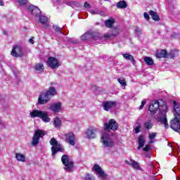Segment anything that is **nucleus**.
Returning a JSON list of instances; mask_svg holds the SVG:
<instances>
[{"label":"nucleus","instance_id":"1","mask_svg":"<svg viewBox=\"0 0 180 180\" xmlns=\"http://www.w3.org/2000/svg\"><path fill=\"white\" fill-rule=\"evenodd\" d=\"M159 109V113L155 116V118L158 122H160L161 124H165L166 129H168V120H167V110L168 106L162 99L152 101L149 105V111L151 115H155Z\"/></svg>","mask_w":180,"mask_h":180},{"label":"nucleus","instance_id":"2","mask_svg":"<svg viewBox=\"0 0 180 180\" xmlns=\"http://www.w3.org/2000/svg\"><path fill=\"white\" fill-rule=\"evenodd\" d=\"M58 94L57 89L51 86L48 90L41 93L38 98V103L39 105H46V103H49V102H50V100L53 96H56Z\"/></svg>","mask_w":180,"mask_h":180},{"label":"nucleus","instance_id":"3","mask_svg":"<svg viewBox=\"0 0 180 180\" xmlns=\"http://www.w3.org/2000/svg\"><path fill=\"white\" fill-rule=\"evenodd\" d=\"M30 116L32 117V119L39 117V119H41L45 123H49L51 120L50 117H49V112L46 111L34 110L30 113Z\"/></svg>","mask_w":180,"mask_h":180},{"label":"nucleus","instance_id":"4","mask_svg":"<svg viewBox=\"0 0 180 180\" xmlns=\"http://www.w3.org/2000/svg\"><path fill=\"white\" fill-rule=\"evenodd\" d=\"M101 142L102 143L104 148H112L115 146V141L112 139L110 135L104 132L101 138Z\"/></svg>","mask_w":180,"mask_h":180},{"label":"nucleus","instance_id":"5","mask_svg":"<svg viewBox=\"0 0 180 180\" xmlns=\"http://www.w3.org/2000/svg\"><path fill=\"white\" fill-rule=\"evenodd\" d=\"M46 133L44 132V131L41 129L36 130L32 136V141L31 143L32 146H33V147H36V146H38L39 142L40 141V139L44 137Z\"/></svg>","mask_w":180,"mask_h":180},{"label":"nucleus","instance_id":"6","mask_svg":"<svg viewBox=\"0 0 180 180\" xmlns=\"http://www.w3.org/2000/svg\"><path fill=\"white\" fill-rule=\"evenodd\" d=\"M62 163L64 165L65 171L70 172L74 168V162L70 160V157L67 155H63L61 158Z\"/></svg>","mask_w":180,"mask_h":180},{"label":"nucleus","instance_id":"7","mask_svg":"<svg viewBox=\"0 0 180 180\" xmlns=\"http://www.w3.org/2000/svg\"><path fill=\"white\" fill-rule=\"evenodd\" d=\"M119 125L114 119H110L108 122H105L104 124V130L107 132L110 131V130H112V131H116Z\"/></svg>","mask_w":180,"mask_h":180},{"label":"nucleus","instance_id":"8","mask_svg":"<svg viewBox=\"0 0 180 180\" xmlns=\"http://www.w3.org/2000/svg\"><path fill=\"white\" fill-rule=\"evenodd\" d=\"M99 39V33L94 31H87L83 35L81 36L82 40H98Z\"/></svg>","mask_w":180,"mask_h":180},{"label":"nucleus","instance_id":"9","mask_svg":"<svg viewBox=\"0 0 180 180\" xmlns=\"http://www.w3.org/2000/svg\"><path fill=\"white\" fill-rule=\"evenodd\" d=\"M48 67H50L51 70H56L60 67V63H58V59L54 57H49L46 62Z\"/></svg>","mask_w":180,"mask_h":180},{"label":"nucleus","instance_id":"10","mask_svg":"<svg viewBox=\"0 0 180 180\" xmlns=\"http://www.w3.org/2000/svg\"><path fill=\"white\" fill-rule=\"evenodd\" d=\"M170 127L174 131H177V133H180V119L178 117L174 118L170 122Z\"/></svg>","mask_w":180,"mask_h":180},{"label":"nucleus","instance_id":"11","mask_svg":"<svg viewBox=\"0 0 180 180\" xmlns=\"http://www.w3.org/2000/svg\"><path fill=\"white\" fill-rule=\"evenodd\" d=\"M65 137V141L70 146H75V135L72 131H70L64 134Z\"/></svg>","mask_w":180,"mask_h":180},{"label":"nucleus","instance_id":"12","mask_svg":"<svg viewBox=\"0 0 180 180\" xmlns=\"http://www.w3.org/2000/svg\"><path fill=\"white\" fill-rule=\"evenodd\" d=\"M11 56L15 58L23 57V50H22V47L14 46L11 51Z\"/></svg>","mask_w":180,"mask_h":180},{"label":"nucleus","instance_id":"13","mask_svg":"<svg viewBox=\"0 0 180 180\" xmlns=\"http://www.w3.org/2000/svg\"><path fill=\"white\" fill-rule=\"evenodd\" d=\"M103 108L106 112L116 108V101H105L103 103Z\"/></svg>","mask_w":180,"mask_h":180},{"label":"nucleus","instance_id":"14","mask_svg":"<svg viewBox=\"0 0 180 180\" xmlns=\"http://www.w3.org/2000/svg\"><path fill=\"white\" fill-rule=\"evenodd\" d=\"M28 11L31 12L32 15L34 16H36V18L40 17V15H41V11L37 6H35L34 5H31L28 7Z\"/></svg>","mask_w":180,"mask_h":180},{"label":"nucleus","instance_id":"15","mask_svg":"<svg viewBox=\"0 0 180 180\" xmlns=\"http://www.w3.org/2000/svg\"><path fill=\"white\" fill-rule=\"evenodd\" d=\"M51 150L52 152V157L54 158V157H56V154L58 153H64V146L59 143V145L56 146H52Z\"/></svg>","mask_w":180,"mask_h":180},{"label":"nucleus","instance_id":"16","mask_svg":"<svg viewBox=\"0 0 180 180\" xmlns=\"http://www.w3.org/2000/svg\"><path fill=\"white\" fill-rule=\"evenodd\" d=\"M98 129L90 127L86 131V136L87 139H95L96 137V131Z\"/></svg>","mask_w":180,"mask_h":180},{"label":"nucleus","instance_id":"17","mask_svg":"<svg viewBox=\"0 0 180 180\" xmlns=\"http://www.w3.org/2000/svg\"><path fill=\"white\" fill-rule=\"evenodd\" d=\"M49 110L58 113L61 110V103H54L49 106Z\"/></svg>","mask_w":180,"mask_h":180},{"label":"nucleus","instance_id":"18","mask_svg":"<svg viewBox=\"0 0 180 180\" xmlns=\"http://www.w3.org/2000/svg\"><path fill=\"white\" fill-rule=\"evenodd\" d=\"M93 169L94 171H96L97 174H98L101 178H106V174H105V172H103L102 168L99 167V165L95 164L93 167Z\"/></svg>","mask_w":180,"mask_h":180},{"label":"nucleus","instance_id":"19","mask_svg":"<svg viewBox=\"0 0 180 180\" xmlns=\"http://www.w3.org/2000/svg\"><path fill=\"white\" fill-rule=\"evenodd\" d=\"M157 58H167L168 57V53H167V51L162 49L159 50L156 53Z\"/></svg>","mask_w":180,"mask_h":180},{"label":"nucleus","instance_id":"20","mask_svg":"<svg viewBox=\"0 0 180 180\" xmlns=\"http://www.w3.org/2000/svg\"><path fill=\"white\" fill-rule=\"evenodd\" d=\"M125 163L127 164V165H131V167H133L134 169H140V165H139V162H137L136 160H126Z\"/></svg>","mask_w":180,"mask_h":180},{"label":"nucleus","instance_id":"21","mask_svg":"<svg viewBox=\"0 0 180 180\" xmlns=\"http://www.w3.org/2000/svg\"><path fill=\"white\" fill-rule=\"evenodd\" d=\"M139 146L137 147V150H140L144 147V144H146V141L144 140V136L143 135H140L138 138Z\"/></svg>","mask_w":180,"mask_h":180},{"label":"nucleus","instance_id":"22","mask_svg":"<svg viewBox=\"0 0 180 180\" xmlns=\"http://www.w3.org/2000/svg\"><path fill=\"white\" fill-rule=\"evenodd\" d=\"M153 126H154V123L153 122V120H148L143 123V127L146 129L147 130H150V129H153Z\"/></svg>","mask_w":180,"mask_h":180},{"label":"nucleus","instance_id":"23","mask_svg":"<svg viewBox=\"0 0 180 180\" xmlns=\"http://www.w3.org/2000/svg\"><path fill=\"white\" fill-rule=\"evenodd\" d=\"M149 15L151 16V18L153 20H155V21L160 20V16L158 15L157 12H155L153 10H150L149 11Z\"/></svg>","mask_w":180,"mask_h":180},{"label":"nucleus","instance_id":"24","mask_svg":"<svg viewBox=\"0 0 180 180\" xmlns=\"http://www.w3.org/2000/svg\"><path fill=\"white\" fill-rule=\"evenodd\" d=\"M15 158L17 161H20L21 162H25V161H26V157L22 153H15Z\"/></svg>","mask_w":180,"mask_h":180},{"label":"nucleus","instance_id":"25","mask_svg":"<svg viewBox=\"0 0 180 180\" xmlns=\"http://www.w3.org/2000/svg\"><path fill=\"white\" fill-rule=\"evenodd\" d=\"M61 120L58 117H55L53 119V125L56 129H60L61 127Z\"/></svg>","mask_w":180,"mask_h":180},{"label":"nucleus","instance_id":"26","mask_svg":"<svg viewBox=\"0 0 180 180\" xmlns=\"http://www.w3.org/2000/svg\"><path fill=\"white\" fill-rule=\"evenodd\" d=\"M34 70H36L37 72H43V71H44V65L41 63H37L34 66Z\"/></svg>","mask_w":180,"mask_h":180},{"label":"nucleus","instance_id":"27","mask_svg":"<svg viewBox=\"0 0 180 180\" xmlns=\"http://www.w3.org/2000/svg\"><path fill=\"white\" fill-rule=\"evenodd\" d=\"M124 58H125V60H129V61H131V63H133V64H134V57H133L132 55L129 54V53H124L122 54Z\"/></svg>","mask_w":180,"mask_h":180},{"label":"nucleus","instance_id":"28","mask_svg":"<svg viewBox=\"0 0 180 180\" xmlns=\"http://www.w3.org/2000/svg\"><path fill=\"white\" fill-rule=\"evenodd\" d=\"M66 5L72 8H78L80 4L77 1H66Z\"/></svg>","mask_w":180,"mask_h":180},{"label":"nucleus","instance_id":"29","mask_svg":"<svg viewBox=\"0 0 180 180\" xmlns=\"http://www.w3.org/2000/svg\"><path fill=\"white\" fill-rule=\"evenodd\" d=\"M117 34H119V31L117 29H115L112 34H104V37H105V39H110L112 36H117Z\"/></svg>","mask_w":180,"mask_h":180},{"label":"nucleus","instance_id":"30","mask_svg":"<svg viewBox=\"0 0 180 180\" xmlns=\"http://www.w3.org/2000/svg\"><path fill=\"white\" fill-rule=\"evenodd\" d=\"M117 6L120 9H124L127 8V4H126V1H121L117 4Z\"/></svg>","mask_w":180,"mask_h":180},{"label":"nucleus","instance_id":"31","mask_svg":"<svg viewBox=\"0 0 180 180\" xmlns=\"http://www.w3.org/2000/svg\"><path fill=\"white\" fill-rule=\"evenodd\" d=\"M144 61L147 65H154V60H153V58L150 57L146 56L144 58Z\"/></svg>","mask_w":180,"mask_h":180},{"label":"nucleus","instance_id":"32","mask_svg":"<svg viewBox=\"0 0 180 180\" xmlns=\"http://www.w3.org/2000/svg\"><path fill=\"white\" fill-rule=\"evenodd\" d=\"M113 23H115L114 20H108L105 21V26L106 27H109V28L112 27Z\"/></svg>","mask_w":180,"mask_h":180},{"label":"nucleus","instance_id":"33","mask_svg":"<svg viewBox=\"0 0 180 180\" xmlns=\"http://www.w3.org/2000/svg\"><path fill=\"white\" fill-rule=\"evenodd\" d=\"M39 22L42 25H46L47 23V17L43 16V15H39Z\"/></svg>","mask_w":180,"mask_h":180},{"label":"nucleus","instance_id":"34","mask_svg":"<svg viewBox=\"0 0 180 180\" xmlns=\"http://www.w3.org/2000/svg\"><path fill=\"white\" fill-rule=\"evenodd\" d=\"M49 143H50L51 146H53V147H56V146L60 145L58 141H57V140L54 138H52Z\"/></svg>","mask_w":180,"mask_h":180},{"label":"nucleus","instance_id":"35","mask_svg":"<svg viewBox=\"0 0 180 180\" xmlns=\"http://www.w3.org/2000/svg\"><path fill=\"white\" fill-rule=\"evenodd\" d=\"M117 81L122 86H127V83H126V80L124 79L118 78Z\"/></svg>","mask_w":180,"mask_h":180},{"label":"nucleus","instance_id":"36","mask_svg":"<svg viewBox=\"0 0 180 180\" xmlns=\"http://www.w3.org/2000/svg\"><path fill=\"white\" fill-rule=\"evenodd\" d=\"M53 30H55V32L60 33V34H63V32H61V27H60L57 25H53Z\"/></svg>","mask_w":180,"mask_h":180},{"label":"nucleus","instance_id":"37","mask_svg":"<svg viewBox=\"0 0 180 180\" xmlns=\"http://www.w3.org/2000/svg\"><path fill=\"white\" fill-rule=\"evenodd\" d=\"M17 2L20 5V6H25V5L27 4V0H17Z\"/></svg>","mask_w":180,"mask_h":180},{"label":"nucleus","instance_id":"38","mask_svg":"<svg viewBox=\"0 0 180 180\" xmlns=\"http://www.w3.org/2000/svg\"><path fill=\"white\" fill-rule=\"evenodd\" d=\"M135 33L137 34V36H141V33H143V30H141L139 27L135 28Z\"/></svg>","mask_w":180,"mask_h":180},{"label":"nucleus","instance_id":"39","mask_svg":"<svg viewBox=\"0 0 180 180\" xmlns=\"http://www.w3.org/2000/svg\"><path fill=\"white\" fill-rule=\"evenodd\" d=\"M157 137V133L153 132L151 134H149V140H154Z\"/></svg>","mask_w":180,"mask_h":180},{"label":"nucleus","instance_id":"40","mask_svg":"<svg viewBox=\"0 0 180 180\" xmlns=\"http://www.w3.org/2000/svg\"><path fill=\"white\" fill-rule=\"evenodd\" d=\"M174 112L177 115L178 118L180 119V107L174 108Z\"/></svg>","mask_w":180,"mask_h":180},{"label":"nucleus","instance_id":"41","mask_svg":"<svg viewBox=\"0 0 180 180\" xmlns=\"http://www.w3.org/2000/svg\"><path fill=\"white\" fill-rule=\"evenodd\" d=\"M85 180H95V177L91 174H86L85 176Z\"/></svg>","mask_w":180,"mask_h":180},{"label":"nucleus","instance_id":"42","mask_svg":"<svg viewBox=\"0 0 180 180\" xmlns=\"http://www.w3.org/2000/svg\"><path fill=\"white\" fill-rule=\"evenodd\" d=\"M90 13H91V15H99V10L98 9L91 10Z\"/></svg>","mask_w":180,"mask_h":180},{"label":"nucleus","instance_id":"43","mask_svg":"<svg viewBox=\"0 0 180 180\" xmlns=\"http://www.w3.org/2000/svg\"><path fill=\"white\" fill-rule=\"evenodd\" d=\"M69 43H71L72 44H77L78 43L77 39H74L72 38L68 39Z\"/></svg>","mask_w":180,"mask_h":180},{"label":"nucleus","instance_id":"44","mask_svg":"<svg viewBox=\"0 0 180 180\" xmlns=\"http://www.w3.org/2000/svg\"><path fill=\"white\" fill-rule=\"evenodd\" d=\"M146 103H147V101L143 100L141 101V105L139 106V109L140 110L143 109V108H144V105H146Z\"/></svg>","mask_w":180,"mask_h":180},{"label":"nucleus","instance_id":"45","mask_svg":"<svg viewBox=\"0 0 180 180\" xmlns=\"http://www.w3.org/2000/svg\"><path fill=\"white\" fill-rule=\"evenodd\" d=\"M141 129V126L138 125L135 128V133L137 134V133H140V129Z\"/></svg>","mask_w":180,"mask_h":180},{"label":"nucleus","instance_id":"46","mask_svg":"<svg viewBox=\"0 0 180 180\" xmlns=\"http://www.w3.org/2000/svg\"><path fill=\"white\" fill-rule=\"evenodd\" d=\"M0 129H5V124L0 117Z\"/></svg>","mask_w":180,"mask_h":180},{"label":"nucleus","instance_id":"47","mask_svg":"<svg viewBox=\"0 0 180 180\" xmlns=\"http://www.w3.org/2000/svg\"><path fill=\"white\" fill-rule=\"evenodd\" d=\"M150 145H146V146L143 148V151H150Z\"/></svg>","mask_w":180,"mask_h":180},{"label":"nucleus","instance_id":"48","mask_svg":"<svg viewBox=\"0 0 180 180\" xmlns=\"http://www.w3.org/2000/svg\"><path fill=\"white\" fill-rule=\"evenodd\" d=\"M143 16H144L145 19H146V20H150V15H148V13H144Z\"/></svg>","mask_w":180,"mask_h":180},{"label":"nucleus","instance_id":"49","mask_svg":"<svg viewBox=\"0 0 180 180\" xmlns=\"http://www.w3.org/2000/svg\"><path fill=\"white\" fill-rule=\"evenodd\" d=\"M84 8H91V4H89L88 2H84Z\"/></svg>","mask_w":180,"mask_h":180},{"label":"nucleus","instance_id":"50","mask_svg":"<svg viewBox=\"0 0 180 180\" xmlns=\"http://www.w3.org/2000/svg\"><path fill=\"white\" fill-rule=\"evenodd\" d=\"M98 15H101V16H103V15H105V12H103V11H98Z\"/></svg>","mask_w":180,"mask_h":180},{"label":"nucleus","instance_id":"51","mask_svg":"<svg viewBox=\"0 0 180 180\" xmlns=\"http://www.w3.org/2000/svg\"><path fill=\"white\" fill-rule=\"evenodd\" d=\"M29 41L31 43V44H34V41L33 39H30Z\"/></svg>","mask_w":180,"mask_h":180},{"label":"nucleus","instance_id":"52","mask_svg":"<svg viewBox=\"0 0 180 180\" xmlns=\"http://www.w3.org/2000/svg\"><path fill=\"white\" fill-rule=\"evenodd\" d=\"M154 143V141L153 139H150L149 144H153Z\"/></svg>","mask_w":180,"mask_h":180},{"label":"nucleus","instance_id":"53","mask_svg":"<svg viewBox=\"0 0 180 180\" xmlns=\"http://www.w3.org/2000/svg\"><path fill=\"white\" fill-rule=\"evenodd\" d=\"M0 6H4V1H0Z\"/></svg>","mask_w":180,"mask_h":180},{"label":"nucleus","instance_id":"54","mask_svg":"<svg viewBox=\"0 0 180 180\" xmlns=\"http://www.w3.org/2000/svg\"><path fill=\"white\" fill-rule=\"evenodd\" d=\"M146 157H147L148 158H150V155H146Z\"/></svg>","mask_w":180,"mask_h":180},{"label":"nucleus","instance_id":"55","mask_svg":"<svg viewBox=\"0 0 180 180\" xmlns=\"http://www.w3.org/2000/svg\"><path fill=\"white\" fill-rule=\"evenodd\" d=\"M60 1H61V0H57L58 2H60Z\"/></svg>","mask_w":180,"mask_h":180},{"label":"nucleus","instance_id":"56","mask_svg":"<svg viewBox=\"0 0 180 180\" xmlns=\"http://www.w3.org/2000/svg\"><path fill=\"white\" fill-rule=\"evenodd\" d=\"M105 1H109V0H105Z\"/></svg>","mask_w":180,"mask_h":180}]
</instances>
